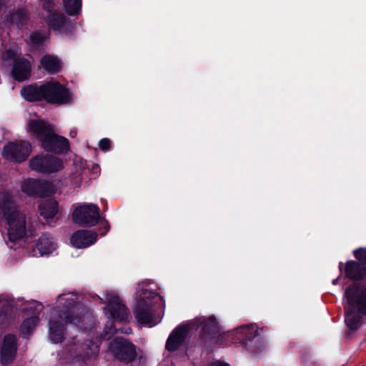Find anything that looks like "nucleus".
Returning a JSON list of instances; mask_svg holds the SVG:
<instances>
[{"label": "nucleus", "instance_id": "obj_1", "mask_svg": "<svg viewBox=\"0 0 366 366\" xmlns=\"http://www.w3.org/2000/svg\"><path fill=\"white\" fill-rule=\"evenodd\" d=\"M76 300V295L73 293L61 294L58 296L57 302L64 307L60 310H53L50 314L49 323V340L52 343L61 342L65 336V331L69 325L78 326L84 330L86 327L80 325L81 319L83 322L89 320V317H75L71 318V315L76 312L74 304Z\"/></svg>", "mask_w": 366, "mask_h": 366}, {"label": "nucleus", "instance_id": "obj_2", "mask_svg": "<svg viewBox=\"0 0 366 366\" xmlns=\"http://www.w3.org/2000/svg\"><path fill=\"white\" fill-rule=\"evenodd\" d=\"M199 330L202 338L211 340H215L219 332L218 322L214 316L197 317L177 327L170 334L166 343L167 350L171 352L177 350L189 333Z\"/></svg>", "mask_w": 366, "mask_h": 366}, {"label": "nucleus", "instance_id": "obj_3", "mask_svg": "<svg viewBox=\"0 0 366 366\" xmlns=\"http://www.w3.org/2000/svg\"><path fill=\"white\" fill-rule=\"evenodd\" d=\"M136 300L134 313L139 324L153 327L160 322L162 317L157 309V305H162V298L153 292L149 285H138Z\"/></svg>", "mask_w": 366, "mask_h": 366}, {"label": "nucleus", "instance_id": "obj_4", "mask_svg": "<svg viewBox=\"0 0 366 366\" xmlns=\"http://www.w3.org/2000/svg\"><path fill=\"white\" fill-rule=\"evenodd\" d=\"M0 302H4L0 310V320L2 322H6L11 319L14 310L18 308L24 312H32V315L25 319L20 327L23 336L30 335L39 322V312L42 308L41 305L33 300L19 305L22 300H12L9 295H1Z\"/></svg>", "mask_w": 366, "mask_h": 366}, {"label": "nucleus", "instance_id": "obj_5", "mask_svg": "<svg viewBox=\"0 0 366 366\" xmlns=\"http://www.w3.org/2000/svg\"><path fill=\"white\" fill-rule=\"evenodd\" d=\"M27 131L41 142L46 150L60 153L69 149L68 140L55 134L53 125L43 119L38 117L29 119Z\"/></svg>", "mask_w": 366, "mask_h": 366}, {"label": "nucleus", "instance_id": "obj_6", "mask_svg": "<svg viewBox=\"0 0 366 366\" xmlns=\"http://www.w3.org/2000/svg\"><path fill=\"white\" fill-rule=\"evenodd\" d=\"M345 299V323L354 331L361 325L362 315H366V287L354 284L346 290Z\"/></svg>", "mask_w": 366, "mask_h": 366}, {"label": "nucleus", "instance_id": "obj_7", "mask_svg": "<svg viewBox=\"0 0 366 366\" xmlns=\"http://www.w3.org/2000/svg\"><path fill=\"white\" fill-rule=\"evenodd\" d=\"M21 94L29 102L45 99L53 104H65L71 99L70 92L56 81L29 85L21 89Z\"/></svg>", "mask_w": 366, "mask_h": 366}, {"label": "nucleus", "instance_id": "obj_8", "mask_svg": "<svg viewBox=\"0 0 366 366\" xmlns=\"http://www.w3.org/2000/svg\"><path fill=\"white\" fill-rule=\"evenodd\" d=\"M0 199L4 201L3 209H6L4 217L8 227L9 239L11 241L21 239L26 232L25 214L16 208L11 195H2Z\"/></svg>", "mask_w": 366, "mask_h": 366}, {"label": "nucleus", "instance_id": "obj_9", "mask_svg": "<svg viewBox=\"0 0 366 366\" xmlns=\"http://www.w3.org/2000/svg\"><path fill=\"white\" fill-rule=\"evenodd\" d=\"M109 351L114 357L125 363L133 362L138 357L140 350L128 340L116 337L109 345Z\"/></svg>", "mask_w": 366, "mask_h": 366}, {"label": "nucleus", "instance_id": "obj_10", "mask_svg": "<svg viewBox=\"0 0 366 366\" xmlns=\"http://www.w3.org/2000/svg\"><path fill=\"white\" fill-rule=\"evenodd\" d=\"M72 213L73 221L78 224L93 226L99 219V208L94 204H74Z\"/></svg>", "mask_w": 366, "mask_h": 366}, {"label": "nucleus", "instance_id": "obj_11", "mask_svg": "<svg viewBox=\"0 0 366 366\" xmlns=\"http://www.w3.org/2000/svg\"><path fill=\"white\" fill-rule=\"evenodd\" d=\"M104 313L111 320L123 322L128 318V311L119 297L113 292H107L105 295Z\"/></svg>", "mask_w": 366, "mask_h": 366}, {"label": "nucleus", "instance_id": "obj_12", "mask_svg": "<svg viewBox=\"0 0 366 366\" xmlns=\"http://www.w3.org/2000/svg\"><path fill=\"white\" fill-rule=\"evenodd\" d=\"M30 167L39 172L53 173L61 170L64 162L54 155H38L30 160Z\"/></svg>", "mask_w": 366, "mask_h": 366}, {"label": "nucleus", "instance_id": "obj_13", "mask_svg": "<svg viewBox=\"0 0 366 366\" xmlns=\"http://www.w3.org/2000/svg\"><path fill=\"white\" fill-rule=\"evenodd\" d=\"M31 152V147L26 141L9 142L3 149L2 156L7 160L24 161Z\"/></svg>", "mask_w": 366, "mask_h": 366}, {"label": "nucleus", "instance_id": "obj_14", "mask_svg": "<svg viewBox=\"0 0 366 366\" xmlns=\"http://www.w3.org/2000/svg\"><path fill=\"white\" fill-rule=\"evenodd\" d=\"M99 345L100 340L98 338L89 343H79V340L75 342L73 340L68 352L71 357L85 361L92 356L98 355Z\"/></svg>", "mask_w": 366, "mask_h": 366}, {"label": "nucleus", "instance_id": "obj_15", "mask_svg": "<svg viewBox=\"0 0 366 366\" xmlns=\"http://www.w3.org/2000/svg\"><path fill=\"white\" fill-rule=\"evenodd\" d=\"M18 55L16 50L9 49L3 55V57L6 59H14V65L12 69V76L14 79L18 81H24L30 75L31 65L29 61L24 58L16 59Z\"/></svg>", "mask_w": 366, "mask_h": 366}, {"label": "nucleus", "instance_id": "obj_16", "mask_svg": "<svg viewBox=\"0 0 366 366\" xmlns=\"http://www.w3.org/2000/svg\"><path fill=\"white\" fill-rule=\"evenodd\" d=\"M257 335V326L254 324H250L237 327L235 330L227 332L223 335L224 337H231L234 342L239 341L242 344H247V342L251 341Z\"/></svg>", "mask_w": 366, "mask_h": 366}, {"label": "nucleus", "instance_id": "obj_17", "mask_svg": "<svg viewBox=\"0 0 366 366\" xmlns=\"http://www.w3.org/2000/svg\"><path fill=\"white\" fill-rule=\"evenodd\" d=\"M16 352V339L13 335H8L4 337L1 351L0 361L3 365L11 362Z\"/></svg>", "mask_w": 366, "mask_h": 366}, {"label": "nucleus", "instance_id": "obj_18", "mask_svg": "<svg viewBox=\"0 0 366 366\" xmlns=\"http://www.w3.org/2000/svg\"><path fill=\"white\" fill-rule=\"evenodd\" d=\"M97 241V234L88 230H79L71 237V244L76 248H86Z\"/></svg>", "mask_w": 366, "mask_h": 366}, {"label": "nucleus", "instance_id": "obj_19", "mask_svg": "<svg viewBox=\"0 0 366 366\" xmlns=\"http://www.w3.org/2000/svg\"><path fill=\"white\" fill-rule=\"evenodd\" d=\"M36 247L41 256L47 255L56 249V243L51 236L44 234L39 238Z\"/></svg>", "mask_w": 366, "mask_h": 366}, {"label": "nucleus", "instance_id": "obj_20", "mask_svg": "<svg viewBox=\"0 0 366 366\" xmlns=\"http://www.w3.org/2000/svg\"><path fill=\"white\" fill-rule=\"evenodd\" d=\"M58 211L57 202L54 199L43 200L39 204V212L44 219L54 218Z\"/></svg>", "mask_w": 366, "mask_h": 366}, {"label": "nucleus", "instance_id": "obj_21", "mask_svg": "<svg viewBox=\"0 0 366 366\" xmlns=\"http://www.w3.org/2000/svg\"><path fill=\"white\" fill-rule=\"evenodd\" d=\"M46 22L51 29L59 34L66 26V18L60 12H52L47 16Z\"/></svg>", "mask_w": 366, "mask_h": 366}, {"label": "nucleus", "instance_id": "obj_22", "mask_svg": "<svg viewBox=\"0 0 366 366\" xmlns=\"http://www.w3.org/2000/svg\"><path fill=\"white\" fill-rule=\"evenodd\" d=\"M345 274L350 279H361L366 275V267L353 261L347 262L345 269Z\"/></svg>", "mask_w": 366, "mask_h": 366}, {"label": "nucleus", "instance_id": "obj_23", "mask_svg": "<svg viewBox=\"0 0 366 366\" xmlns=\"http://www.w3.org/2000/svg\"><path fill=\"white\" fill-rule=\"evenodd\" d=\"M41 64L47 71L57 72L61 67V63L56 56L46 55L41 60Z\"/></svg>", "mask_w": 366, "mask_h": 366}, {"label": "nucleus", "instance_id": "obj_24", "mask_svg": "<svg viewBox=\"0 0 366 366\" xmlns=\"http://www.w3.org/2000/svg\"><path fill=\"white\" fill-rule=\"evenodd\" d=\"M40 184L41 182L39 180L28 179L22 182L21 189L28 195H39Z\"/></svg>", "mask_w": 366, "mask_h": 366}, {"label": "nucleus", "instance_id": "obj_25", "mask_svg": "<svg viewBox=\"0 0 366 366\" xmlns=\"http://www.w3.org/2000/svg\"><path fill=\"white\" fill-rule=\"evenodd\" d=\"M65 11L69 15L77 14L81 8V0H63Z\"/></svg>", "mask_w": 366, "mask_h": 366}, {"label": "nucleus", "instance_id": "obj_26", "mask_svg": "<svg viewBox=\"0 0 366 366\" xmlns=\"http://www.w3.org/2000/svg\"><path fill=\"white\" fill-rule=\"evenodd\" d=\"M56 192L55 185L49 182H41L39 196L54 194Z\"/></svg>", "mask_w": 366, "mask_h": 366}, {"label": "nucleus", "instance_id": "obj_27", "mask_svg": "<svg viewBox=\"0 0 366 366\" xmlns=\"http://www.w3.org/2000/svg\"><path fill=\"white\" fill-rule=\"evenodd\" d=\"M26 19V13L24 10L16 11L11 16V21L17 25L21 24Z\"/></svg>", "mask_w": 366, "mask_h": 366}, {"label": "nucleus", "instance_id": "obj_28", "mask_svg": "<svg viewBox=\"0 0 366 366\" xmlns=\"http://www.w3.org/2000/svg\"><path fill=\"white\" fill-rule=\"evenodd\" d=\"M354 255L360 262L362 265L366 267V249L355 250Z\"/></svg>", "mask_w": 366, "mask_h": 366}, {"label": "nucleus", "instance_id": "obj_29", "mask_svg": "<svg viewBox=\"0 0 366 366\" xmlns=\"http://www.w3.org/2000/svg\"><path fill=\"white\" fill-rule=\"evenodd\" d=\"M116 329L113 327V323L111 322H108L105 326L104 333L102 336L104 339H109L111 337L112 335L114 333Z\"/></svg>", "mask_w": 366, "mask_h": 366}, {"label": "nucleus", "instance_id": "obj_30", "mask_svg": "<svg viewBox=\"0 0 366 366\" xmlns=\"http://www.w3.org/2000/svg\"><path fill=\"white\" fill-rule=\"evenodd\" d=\"M29 40L34 46L40 45L43 41L42 36L39 33H34L30 35Z\"/></svg>", "mask_w": 366, "mask_h": 366}, {"label": "nucleus", "instance_id": "obj_31", "mask_svg": "<svg viewBox=\"0 0 366 366\" xmlns=\"http://www.w3.org/2000/svg\"><path fill=\"white\" fill-rule=\"evenodd\" d=\"M110 140L109 139L104 138L99 141V147L103 151H107L110 147Z\"/></svg>", "mask_w": 366, "mask_h": 366}, {"label": "nucleus", "instance_id": "obj_32", "mask_svg": "<svg viewBox=\"0 0 366 366\" xmlns=\"http://www.w3.org/2000/svg\"><path fill=\"white\" fill-rule=\"evenodd\" d=\"M2 195H9V194H6V193H2L0 194V197L2 196ZM3 204H4V201H1L0 199V214L2 212L4 214V212L6 210V209H3Z\"/></svg>", "mask_w": 366, "mask_h": 366}, {"label": "nucleus", "instance_id": "obj_33", "mask_svg": "<svg viewBox=\"0 0 366 366\" xmlns=\"http://www.w3.org/2000/svg\"><path fill=\"white\" fill-rule=\"evenodd\" d=\"M209 366H229V365H227V363H224L220 361H215V362L211 363V365Z\"/></svg>", "mask_w": 366, "mask_h": 366}, {"label": "nucleus", "instance_id": "obj_34", "mask_svg": "<svg viewBox=\"0 0 366 366\" xmlns=\"http://www.w3.org/2000/svg\"><path fill=\"white\" fill-rule=\"evenodd\" d=\"M102 224L104 227V228L106 229V232H107L109 228L108 222L106 221H103V222H102Z\"/></svg>", "mask_w": 366, "mask_h": 366}, {"label": "nucleus", "instance_id": "obj_35", "mask_svg": "<svg viewBox=\"0 0 366 366\" xmlns=\"http://www.w3.org/2000/svg\"><path fill=\"white\" fill-rule=\"evenodd\" d=\"M131 332H132V330H131V328H129V327L127 328V329H126L125 330H124V331H123V330H122V332L127 333V334H129V333H131Z\"/></svg>", "mask_w": 366, "mask_h": 366}, {"label": "nucleus", "instance_id": "obj_36", "mask_svg": "<svg viewBox=\"0 0 366 366\" xmlns=\"http://www.w3.org/2000/svg\"><path fill=\"white\" fill-rule=\"evenodd\" d=\"M338 280H339V278H336V279L333 280L332 284L336 285L337 283Z\"/></svg>", "mask_w": 366, "mask_h": 366}, {"label": "nucleus", "instance_id": "obj_37", "mask_svg": "<svg viewBox=\"0 0 366 366\" xmlns=\"http://www.w3.org/2000/svg\"><path fill=\"white\" fill-rule=\"evenodd\" d=\"M342 262H340V265H339V268H340V270H341V269H342Z\"/></svg>", "mask_w": 366, "mask_h": 366}, {"label": "nucleus", "instance_id": "obj_38", "mask_svg": "<svg viewBox=\"0 0 366 366\" xmlns=\"http://www.w3.org/2000/svg\"><path fill=\"white\" fill-rule=\"evenodd\" d=\"M74 184L76 186H77V185H79V182H74Z\"/></svg>", "mask_w": 366, "mask_h": 366}]
</instances>
